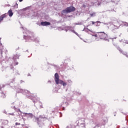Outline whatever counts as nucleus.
<instances>
[{"mask_svg": "<svg viewBox=\"0 0 128 128\" xmlns=\"http://www.w3.org/2000/svg\"><path fill=\"white\" fill-rule=\"evenodd\" d=\"M24 114H27L28 118H34L35 120L37 121V124H38L39 126L42 127L44 126V123L42 122V120H44V118H46L45 116H40L39 118H36L32 114V113H24Z\"/></svg>", "mask_w": 128, "mask_h": 128, "instance_id": "nucleus-1", "label": "nucleus"}, {"mask_svg": "<svg viewBox=\"0 0 128 128\" xmlns=\"http://www.w3.org/2000/svg\"><path fill=\"white\" fill-rule=\"evenodd\" d=\"M54 80L56 84H62L63 86H66L68 84L66 82H64L62 80H60V76L58 73H56L54 74Z\"/></svg>", "mask_w": 128, "mask_h": 128, "instance_id": "nucleus-2", "label": "nucleus"}, {"mask_svg": "<svg viewBox=\"0 0 128 128\" xmlns=\"http://www.w3.org/2000/svg\"><path fill=\"white\" fill-rule=\"evenodd\" d=\"M76 10V8L73 6H70V7H68L66 9L63 10L62 12V14H70V12H74Z\"/></svg>", "mask_w": 128, "mask_h": 128, "instance_id": "nucleus-3", "label": "nucleus"}, {"mask_svg": "<svg viewBox=\"0 0 128 128\" xmlns=\"http://www.w3.org/2000/svg\"><path fill=\"white\" fill-rule=\"evenodd\" d=\"M100 38L101 40H106L108 38V34H106L104 32H98Z\"/></svg>", "mask_w": 128, "mask_h": 128, "instance_id": "nucleus-4", "label": "nucleus"}, {"mask_svg": "<svg viewBox=\"0 0 128 128\" xmlns=\"http://www.w3.org/2000/svg\"><path fill=\"white\" fill-rule=\"evenodd\" d=\"M41 26H50V22H41Z\"/></svg>", "mask_w": 128, "mask_h": 128, "instance_id": "nucleus-5", "label": "nucleus"}, {"mask_svg": "<svg viewBox=\"0 0 128 128\" xmlns=\"http://www.w3.org/2000/svg\"><path fill=\"white\" fill-rule=\"evenodd\" d=\"M88 31L90 32H92V31L88 29V28H84V30H82V32H88Z\"/></svg>", "mask_w": 128, "mask_h": 128, "instance_id": "nucleus-6", "label": "nucleus"}, {"mask_svg": "<svg viewBox=\"0 0 128 128\" xmlns=\"http://www.w3.org/2000/svg\"><path fill=\"white\" fill-rule=\"evenodd\" d=\"M6 14H4L2 16H0V22H2V20H4V18H6Z\"/></svg>", "mask_w": 128, "mask_h": 128, "instance_id": "nucleus-7", "label": "nucleus"}, {"mask_svg": "<svg viewBox=\"0 0 128 128\" xmlns=\"http://www.w3.org/2000/svg\"><path fill=\"white\" fill-rule=\"evenodd\" d=\"M8 14L9 16H10V17L14 15V13L12 12V10H8Z\"/></svg>", "mask_w": 128, "mask_h": 128, "instance_id": "nucleus-8", "label": "nucleus"}, {"mask_svg": "<svg viewBox=\"0 0 128 128\" xmlns=\"http://www.w3.org/2000/svg\"><path fill=\"white\" fill-rule=\"evenodd\" d=\"M26 38H28V40H30V38H31V40H34V39H32V38H31L30 36H24V40H26Z\"/></svg>", "mask_w": 128, "mask_h": 128, "instance_id": "nucleus-9", "label": "nucleus"}, {"mask_svg": "<svg viewBox=\"0 0 128 128\" xmlns=\"http://www.w3.org/2000/svg\"><path fill=\"white\" fill-rule=\"evenodd\" d=\"M20 58V56H18V54H16L14 55L13 58Z\"/></svg>", "mask_w": 128, "mask_h": 128, "instance_id": "nucleus-10", "label": "nucleus"}, {"mask_svg": "<svg viewBox=\"0 0 128 128\" xmlns=\"http://www.w3.org/2000/svg\"><path fill=\"white\" fill-rule=\"evenodd\" d=\"M1 94H2L1 98H6V94H4V92H2Z\"/></svg>", "mask_w": 128, "mask_h": 128, "instance_id": "nucleus-11", "label": "nucleus"}, {"mask_svg": "<svg viewBox=\"0 0 128 128\" xmlns=\"http://www.w3.org/2000/svg\"><path fill=\"white\" fill-rule=\"evenodd\" d=\"M96 12H93V13H92V14H90V16L92 17V16H96Z\"/></svg>", "mask_w": 128, "mask_h": 128, "instance_id": "nucleus-12", "label": "nucleus"}, {"mask_svg": "<svg viewBox=\"0 0 128 128\" xmlns=\"http://www.w3.org/2000/svg\"><path fill=\"white\" fill-rule=\"evenodd\" d=\"M123 23H124V26H128V22H123Z\"/></svg>", "mask_w": 128, "mask_h": 128, "instance_id": "nucleus-13", "label": "nucleus"}, {"mask_svg": "<svg viewBox=\"0 0 128 128\" xmlns=\"http://www.w3.org/2000/svg\"><path fill=\"white\" fill-rule=\"evenodd\" d=\"M112 2H114V4H118L116 0H112Z\"/></svg>", "mask_w": 128, "mask_h": 128, "instance_id": "nucleus-14", "label": "nucleus"}, {"mask_svg": "<svg viewBox=\"0 0 128 128\" xmlns=\"http://www.w3.org/2000/svg\"><path fill=\"white\" fill-rule=\"evenodd\" d=\"M15 126H20V124L18 122H16L15 124Z\"/></svg>", "mask_w": 128, "mask_h": 128, "instance_id": "nucleus-15", "label": "nucleus"}, {"mask_svg": "<svg viewBox=\"0 0 128 128\" xmlns=\"http://www.w3.org/2000/svg\"><path fill=\"white\" fill-rule=\"evenodd\" d=\"M72 32H74V34H76V36H78V32H76V31L75 30H72Z\"/></svg>", "mask_w": 128, "mask_h": 128, "instance_id": "nucleus-16", "label": "nucleus"}, {"mask_svg": "<svg viewBox=\"0 0 128 128\" xmlns=\"http://www.w3.org/2000/svg\"><path fill=\"white\" fill-rule=\"evenodd\" d=\"M118 50H120L122 52V49L120 47L118 48Z\"/></svg>", "mask_w": 128, "mask_h": 128, "instance_id": "nucleus-17", "label": "nucleus"}, {"mask_svg": "<svg viewBox=\"0 0 128 128\" xmlns=\"http://www.w3.org/2000/svg\"><path fill=\"white\" fill-rule=\"evenodd\" d=\"M81 124H82V126H84V128L86 127V125L84 124V123H81Z\"/></svg>", "mask_w": 128, "mask_h": 128, "instance_id": "nucleus-18", "label": "nucleus"}, {"mask_svg": "<svg viewBox=\"0 0 128 128\" xmlns=\"http://www.w3.org/2000/svg\"><path fill=\"white\" fill-rule=\"evenodd\" d=\"M67 28H68V30H70V28H72V26H68L67 27Z\"/></svg>", "mask_w": 128, "mask_h": 128, "instance_id": "nucleus-19", "label": "nucleus"}, {"mask_svg": "<svg viewBox=\"0 0 128 128\" xmlns=\"http://www.w3.org/2000/svg\"><path fill=\"white\" fill-rule=\"evenodd\" d=\"M92 36H95L96 38H98V34H94V35L92 34Z\"/></svg>", "mask_w": 128, "mask_h": 128, "instance_id": "nucleus-20", "label": "nucleus"}, {"mask_svg": "<svg viewBox=\"0 0 128 128\" xmlns=\"http://www.w3.org/2000/svg\"><path fill=\"white\" fill-rule=\"evenodd\" d=\"M96 22L97 24H102V22L100 21H96Z\"/></svg>", "mask_w": 128, "mask_h": 128, "instance_id": "nucleus-21", "label": "nucleus"}, {"mask_svg": "<svg viewBox=\"0 0 128 128\" xmlns=\"http://www.w3.org/2000/svg\"><path fill=\"white\" fill-rule=\"evenodd\" d=\"M9 114H10V116H14V113H10Z\"/></svg>", "mask_w": 128, "mask_h": 128, "instance_id": "nucleus-22", "label": "nucleus"}, {"mask_svg": "<svg viewBox=\"0 0 128 128\" xmlns=\"http://www.w3.org/2000/svg\"><path fill=\"white\" fill-rule=\"evenodd\" d=\"M2 86H4V85L0 86V90H2Z\"/></svg>", "mask_w": 128, "mask_h": 128, "instance_id": "nucleus-23", "label": "nucleus"}, {"mask_svg": "<svg viewBox=\"0 0 128 128\" xmlns=\"http://www.w3.org/2000/svg\"><path fill=\"white\" fill-rule=\"evenodd\" d=\"M82 6L83 8H86V4H83Z\"/></svg>", "mask_w": 128, "mask_h": 128, "instance_id": "nucleus-24", "label": "nucleus"}, {"mask_svg": "<svg viewBox=\"0 0 128 128\" xmlns=\"http://www.w3.org/2000/svg\"><path fill=\"white\" fill-rule=\"evenodd\" d=\"M92 24H96V22H94V21H92Z\"/></svg>", "mask_w": 128, "mask_h": 128, "instance_id": "nucleus-25", "label": "nucleus"}, {"mask_svg": "<svg viewBox=\"0 0 128 128\" xmlns=\"http://www.w3.org/2000/svg\"><path fill=\"white\" fill-rule=\"evenodd\" d=\"M15 64H16V65L18 64V62H15Z\"/></svg>", "mask_w": 128, "mask_h": 128, "instance_id": "nucleus-26", "label": "nucleus"}, {"mask_svg": "<svg viewBox=\"0 0 128 128\" xmlns=\"http://www.w3.org/2000/svg\"><path fill=\"white\" fill-rule=\"evenodd\" d=\"M112 12H116L114 9L112 10Z\"/></svg>", "mask_w": 128, "mask_h": 128, "instance_id": "nucleus-27", "label": "nucleus"}, {"mask_svg": "<svg viewBox=\"0 0 128 128\" xmlns=\"http://www.w3.org/2000/svg\"><path fill=\"white\" fill-rule=\"evenodd\" d=\"M22 0H19V2H22Z\"/></svg>", "mask_w": 128, "mask_h": 128, "instance_id": "nucleus-28", "label": "nucleus"}, {"mask_svg": "<svg viewBox=\"0 0 128 128\" xmlns=\"http://www.w3.org/2000/svg\"><path fill=\"white\" fill-rule=\"evenodd\" d=\"M125 54V56H126V58H128V54Z\"/></svg>", "mask_w": 128, "mask_h": 128, "instance_id": "nucleus-29", "label": "nucleus"}, {"mask_svg": "<svg viewBox=\"0 0 128 128\" xmlns=\"http://www.w3.org/2000/svg\"><path fill=\"white\" fill-rule=\"evenodd\" d=\"M14 110H16V106L14 107Z\"/></svg>", "mask_w": 128, "mask_h": 128, "instance_id": "nucleus-30", "label": "nucleus"}, {"mask_svg": "<svg viewBox=\"0 0 128 128\" xmlns=\"http://www.w3.org/2000/svg\"><path fill=\"white\" fill-rule=\"evenodd\" d=\"M102 24H106V23H104V22H102Z\"/></svg>", "mask_w": 128, "mask_h": 128, "instance_id": "nucleus-31", "label": "nucleus"}, {"mask_svg": "<svg viewBox=\"0 0 128 128\" xmlns=\"http://www.w3.org/2000/svg\"><path fill=\"white\" fill-rule=\"evenodd\" d=\"M0 54H2V51H1Z\"/></svg>", "mask_w": 128, "mask_h": 128, "instance_id": "nucleus-32", "label": "nucleus"}, {"mask_svg": "<svg viewBox=\"0 0 128 128\" xmlns=\"http://www.w3.org/2000/svg\"><path fill=\"white\" fill-rule=\"evenodd\" d=\"M114 29H112V32H114Z\"/></svg>", "mask_w": 128, "mask_h": 128, "instance_id": "nucleus-33", "label": "nucleus"}, {"mask_svg": "<svg viewBox=\"0 0 128 128\" xmlns=\"http://www.w3.org/2000/svg\"><path fill=\"white\" fill-rule=\"evenodd\" d=\"M82 121L84 122V120L82 119Z\"/></svg>", "mask_w": 128, "mask_h": 128, "instance_id": "nucleus-34", "label": "nucleus"}, {"mask_svg": "<svg viewBox=\"0 0 128 128\" xmlns=\"http://www.w3.org/2000/svg\"><path fill=\"white\" fill-rule=\"evenodd\" d=\"M19 112H22L20 111V110H19Z\"/></svg>", "mask_w": 128, "mask_h": 128, "instance_id": "nucleus-35", "label": "nucleus"}, {"mask_svg": "<svg viewBox=\"0 0 128 128\" xmlns=\"http://www.w3.org/2000/svg\"><path fill=\"white\" fill-rule=\"evenodd\" d=\"M48 82H50V81H48Z\"/></svg>", "mask_w": 128, "mask_h": 128, "instance_id": "nucleus-36", "label": "nucleus"}, {"mask_svg": "<svg viewBox=\"0 0 128 128\" xmlns=\"http://www.w3.org/2000/svg\"><path fill=\"white\" fill-rule=\"evenodd\" d=\"M104 122H108V120H104Z\"/></svg>", "mask_w": 128, "mask_h": 128, "instance_id": "nucleus-37", "label": "nucleus"}, {"mask_svg": "<svg viewBox=\"0 0 128 128\" xmlns=\"http://www.w3.org/2000/svg\"><path fill=\"white\" fill-rule=\"evenodd\" d=\"M114 38H115V39L116 38V37Z\"/></svg>", "mask_w": 128, "mask_h": 128, "instance_id": "nucleus-38", "label": "nucleus"}, {"mask_svg": "<svg viewBox=\"0 0 128 128\" xmlns=\"http://www.w3.org/2000/svg\"><path fill=\"white\" fill-rule=\"evenodd\" d=\"M16 5L18 6V4H16Z\"/></svg>", "mask_w": 128, "mask_h": 128, "instance_id": "nucleus-39", "label": "nucleus"}, {"mask_svg": "<svg viewBox=\"0 0 128 128\" xmlns=\"http://www.w3.org/2000/svg\"><path fill=\"white\" fill-rule=\"evenodd\" d=\"M4 114H6V112H4Z\"/></svg>", "mask_w": 128, "mask_h": 128, "instance_id": "nucleus-40", "label": "nucleus"}, {"mask_svg": "<svg viewBox=\"0 0 128 128\" xmlns=\"http://www.w3.org/2000/svg\"><path fill=\"white\" fill-rule=\"evenodd\" d=\"M114 116H116V114Z\"/></svg>", "mask_w": 128, "mask_h": 128, "instance_id": "nucleus-41", "label": "nucleus"}, {"mask_svg": "<svg viewBox=\"0 0 128 128\" xmlns=\"http://www.w3.org/2000/svg\"><path fill=\"white\" fill-rule=\"evenodd\" d=\"M126 44H128V42H126Z\"/></svg>", "mask_w": 128, "mask_h": 128, "instance_id": "nucleus-42", "label": "nucleus"}]
</instances>
